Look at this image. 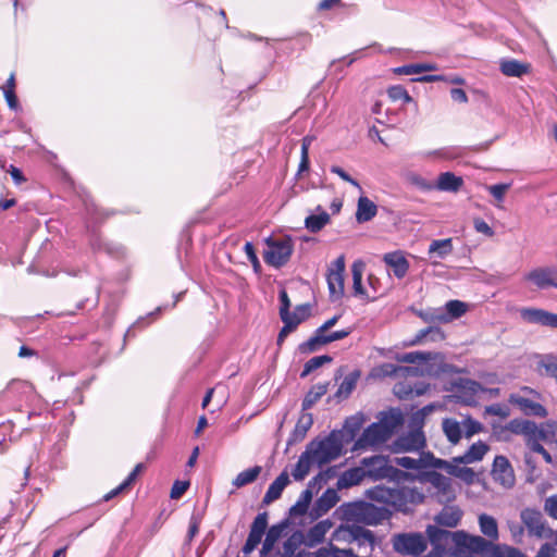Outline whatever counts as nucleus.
<instances>
[{"mask_svg": "<svg viewBox=\"0 0 557 557\" xmlns=\"http://www.w3.org/2000/svg\"><path fill=\"white\" fill-rule=\"evenodd\" d=\"M261 471H262V468L260 466H255V467L248 468V469L239 472L236 475V478L233 480L232 484L236 488H240L245 485H248L258 479Z\"/></svg>", "mask_w": 557, "mask_h": 557, "instance_id": "c9c22d12", "label": "nucleus"}, {"mask_svg": "<svg viewBox=\"0 0 557 557\" xmlns=\"http://www.w3.org/2000/svg\"><path fill=\"white\" fill-rule=\"evenodd\" d=\"M506 429L513 434H521L529 442L533 437H544V432L539 430L535 422L530 420L513 419L508 422Z\"/></svg>", "mask_w": 557, "mask_h": 557, "instance_id": "a211bd4d", "label": "nucleus"}, {"mask_svg": "<svg viewBox=\"0 0 557 557\" xmlns=\"http://www.w3.org/2000/svg\"><path fill=\"white\" fill-rule=\"evenodd\" d=\"M288 483V474L286 471H283L268 487V491L263 496L262 503L269 505L274 500L278 499Z\"/></svg>", "mask_w": 557, "mask_h": 557, "instance_id": "4be33fe9", "label": "nucleus"}, {"mask_svg": "<svg viewBox=\"0 0 557 557\" xmlns=\"http://www.w3.org/2000/svg\"><path fill=\"white\" fill-rule=\"evenodd\" d=\"M520 518L531 536H546V527L543 515L534 508H525L520 512Z\"/></svg>", "mask_w": 557, "mask_h": 557, "instance_id": "f8f14e48", "label": "nucleus"}, {"mask_svg": "<svg viewBox=\"0 0 557 557\" xmlns=\"http://www.w3.org/2000/svg\"><path fill=\"white\" fill-rule=\"evenodd\" d=\"M330 171L332 173L338 175L343 181L349 183L350 185L358 188L359 190H362L361 185L355 178H352L346 171H344L341 166L332 165Z\"/></svg>", "mask_w": 557, "mask_h": 557, "instance_id": "774afa93", "label": "nucleus"}, {"mask_svg": "<svg viewBox=\"0 0 557 557\" xmlns=\"http://www.w3.org/2000/svg\"><path fill=\"white\" fill-rule=\"evenodd\" d=\"M283 529H284L283 524H274L269 528L267 533H264L265 539L262 543V548H261L262 555H267L273 549L274 545L282 536Z\"/></svg>", "mask_w": 557, "mask_h": 557, "instance_id": "4c0bfd02", "label": "nucleus"}, {"mask_svg": "<svg viewBox=\"0 0 557 557\" xmlns=\"http://www.w3.org/2000/svg\"><path fill=\"white\" fill-rule=\"evenodd\" d=\"M480 531L488 539L496 541L498 539V525L494 517L481 513L479 516Z\"/></svg>", "mask_w": 557, "mask_h": 557, "instance_id": "72a5a7b5", "label": "nucleus"}, {"mask_svg": "<svg viewBox=\"0 0 557 557\" xmlns=\"http://www.w3.org/2000/svg\"><path fill=\"white\" fill-rule=\"evenodd\" d=\"M366 478L363 469L359 463L358 467L344 471L337 480L338 488H348L359 484Z\"/></svg>", "mask_w": 557, "mask_h": 557, "instance_id": "c756f323", "label": "nucleus"}, {"mask_svg": "<svg viewBox=\"0 0 557 557\" xmlns=\"http://www.w3.org/2000/svg\"><path fill=\"white\" fill-rule=\"evenodd\" d=\"M525 280L532 282L537 288H557V269L554 267L536 268L525 275Z\"/></svg>", "mask_w": 557, "mask_h": 557, "instance_id": "ddd939ff", "label": "nucleus"}, {"mask_svg": "<svg viewBox=\"0 0 557 557\" xmlns=\"http://www.w3.org/2000/svg\"><path fill=\"white\" fill-rule=\"evenodd\" d=\"M392 510L385 506H376L368 502L349 503L345 506L344 515L349 522L377 525L392 517Z\"/></svg>", "mask_w": 557, "mask_h": 557, "instance_id": "7ed1b4c3", "label": "nucleus"}, {"mask_svg": "<svg viewBox=\"0 0 557 557\" xmlns=\"http://www.w3.org/2000/svg\"><path fill=\"white\" fill-rule=\"evenodd\" d=\"M395 445L401 451L421 450L425 446L424 433L421 428L411 430L407 434L399 436Z\"/></svg>", "mask_w": 557, "mask_h": 557, "instance_id": "f3484780", "label": "nucleus"}, {"mask_svg": "<svg viewBox=\"0 0 557 557\" xmlns=\"http://www.w3.org/2000/svg\"><path fill=\"white\" fill-rule=\"evenodd\" d=\"M383 261L397 278L401 280L407 275L409 262L401 251L385 253Z\"/></svg>", "mask_w": 557, "mask_h": 557, "instance_id": "aec40b11", "label": "nucleus"}, {"mask_svg": "<svg viewBox=\"0 0 557 557\" xmlns=\"http://www.w3.org/2000/svg\"><path fill=\"white\" fill-rule=\"evenodd\" d=\"M312 459L309 454V450L306 449L300 456L298 461L296 462L294 469H293V476L296 481L304 480L306 475L309 473L310 466H311Z\"/></svg>", "mask_w": 557, "mask_h": 557, "instance_id": "58836bf2", "label": "nucleus"}, {"mask_svg": "<svg viewBox=\"0 0 557 557\" xmlns=\"http://www.w3.org/2000/svg\"><path fill=\"white\" fill-rule=\"evenodd\" d=\"M339 500L338 494L333 488H327L315 502L313 506V513L317 517L323 516L332 509Z\"/></svg>", "mask_w": 557, "mask_h": 557, "instance_id": "5701e85b", "label": "nucleus"}, {"mask_svg": "<svg viewBox=\"0 0 557 557\" xmlns=\"http://www.w3.org/2000/svg\"><path fill=\"white\" fill-rule=\"evenodd\" d=\"M418 315L426 323H446L449 322V318L441 310H420Z\"/></svg>", "mask_w": 557, "mask_h": 557, "instance_id": "3c124183", "label": "nucleus"}, {"mask_svg": "<svg viewBox=\"0 0 557 557\" xmlns=\"http://www.w3.org/2000/svg\"><path fill=\"white\" fill-rule=\"evenodd\" d=\"M391 436L387 435V431L381 424L373 422L366 428L356 441V448H367L369 446H375L385 443Z\"/></svg>", "mask_w": 557, "mask_h": 557, "instance_id": "9b49d317", "label": "nucleus"}, {"mask_svg": "<svg viewBox=\"0 0 557 557\" xmlns=\"http://www.w3.org/2000/svg\"><path fill=\"white\" fill-rule=\"evenodd\" d=\"M418 368L395 366L393 363H384L381 366V372L386 376H398L417 372Z\"/></svg>", "mask_w": 557, "mask_h": 557, "instance_id": "603ef678", "label": "nucleus"}, {"mask_svg": "<svg viewBox=\"0 0 557 557\" xmlns=\"http://www.w3.org/2000/svg\"><path fill=\"white\" fill-rule=\"evenodd\" d=\"M492 474L495 481L510 487L515 483V475L509 460L505 456H496L493 462Z\"/></svg>", "mask_w": 557, "mask_h": 557, "instance_id": "dca6fc26", "label": "nucleus"}, {"mask_svg": "<svg viewBox=\"0 0 557 557\" xmlns=\"http://www.w3.org/2000/svg\"><path fill=\"white\" fill-rule=\"evenodd\" d=\"M510 188L509 183H500L487 186L488 193L498 201H503L506 191Z\"/></svg>", "mask_w": 557, "mask_h": 557, "instance_id": "e2e57ef3", "label": "nucleus"}, {"mask_svg": "<svg viewBox=\"0 0 557 557\" xmlns=\"http://www.w3.org/2000/svg\"><path fill=\"white\" fill-rule=\"evenodd\" d=\"M487 450L488 446L482 441H479L472 444L463 455L456 457L454 460L457 463H473L482 460Z\"/></svg>", "mask_w": 557, "mask_h": 557, "instance_id": "393cba45", "label": "nucleus"}, {"mask_svg": "<svg viewBox=\"0 0 557 557\" xmlns=\"http://www.w3.org/2000/svg\"><path fill=\"white\" fill-rule=\"evenodd\" d=\"M463 184V180L460 176L455 175L451 172H444L438 175L436 181L435 189L442 191H451L456 193L460 189Z\"/></svg>", "mask_w": 557, "mask_h": 557, "instance_id": "cd10ccee", "label": "nucleus"}, {"mask_svg": "<svg viewBox=\"0 0 557 557\" xmlns=\"http://www.w3.org/2000/svg\"><path fill=\"white\" fill-rule=\"evenodd\" d=\"M346 531L349 540L357 543L359 547L369 546L371 549L373 548L375 539L372 531L356 522H351V524L347 527Z\"/></svg>", "mask_w": 557, "mask_h": 557, "instance_id": "412c9836", "label": "nucleus"}, {"mask_svg": "<svg viewBox=\"0 0 557 557\" xmlns=\"http://www.w3.org/2000/svg\"><path fill=\"white\" fill-rule=\"evenodd\" d=\"M456 397L466 405H473L476 403V396L483 392L482 385L470 379H459L455 384Z\"/></svg>", "mask_w": 557, "mask_h": 557, "instance_id": "4468645a", "label": "nucleus"}, {"mask_svg": "<svg viewBox=\"0 0 557 557\" xmlns=\"http://www.w3.org/2000/svg\"><path fill=\"white\" fill-rule=\"evenodd\" d=\"M282 322L284 323V326L281 329L278 335H277V345H282V343L284 342L285 337L290 333L293 332L294 330L297 329V326L299 325V320L298 321H289L287 320V318H285V320H282Z\"/></svg>", "mask_w": 557, "mask_h": 557, "instance_id": "69168bd1", "label": "nucleus"}, {"mask_svg": "<svg viewBox=\"0 0 557 557\" xmlns=\"http://www.w3.org/2000/svg\"><path fill=\"white\" fill-rule=\"evenodd\" d=\"M377 213V206L366 196H360L357 202L356 220L358 223L371 221Z\"/></svg>", "mask_w": 557, "mask_h": 557, "instance_id": "b1692460", "label": "nucleus"}, {"mask_svg": "<svg viewBox=\"0 0 557 557\" xmlns=\"http://www.w3.org/2000/svg\"><path fill=\"white\" fill-rule=\"evenodd\" d=\"M280 299V318L281 320H285L288 317L290 300L285 289H281L278 293Z\"/></svg>", "mask_w": 557, "mask_h": 557, "instance_id": "0e129e2a", "label": "nucleus"}, {"mask_svg": "<svg viewBox=\"0 0 557 557\" xmlns=\"http://www.w3.org/2000/svg\"><path fill=\"white\" fill-rule=\"evenodd\" d=\"M453 539L458 545H462L468 550L475 554H483L492 547V544L484 537L479 535H469L463 531L454 532Z\"/></svg>", "mask_w": 557, "mask_h": 557, "instance_id": "2eb2a0df", "label": "nucleus"}, {"mask_svg": "<svg viewBox=\"0 0 557 557\" xmlns=\"http://www.w3.org/2000/svg\"><path fill=\"white\" fill-rule=\"evenodd\" d=\"M362 268L361 262H354L351 267L354 294L361 297L366 296V290L362 286Z\"/></svg>", "mask_w": 557, "mask_h": 557, "instance_id": "de8ad7c7", "label": "nucleus"}, {"mask_svg": "<svg viewBox=\"0 0 557 557\" xmlns=\"http://www.w3.org/2000/svg\"><path fill=\"white\" fill-rule=\"evenodd\" d=\"M510 403L517 406L525 416L545 418L547 416L546 408L532 399L520 395H511Z\"/></svg>", "mask_w": 557, "mask_h": 557, "instance_id": "6ab92c4d", "label": "nucleus"}, {"mask_svg": "<svg viewBox=\"0 0 557 557\" xmlns=\"http://www.w3.org/2000/svg\"><path fill=\"white\" fill-rule=\"evenodd\" d=\"M407 180L412 186L417 187L421 191H431L435 189V185L432 181H429L419 174L410 173L407 176Z\"/></svg>", "mask_w": 557, "mask_h": 557, "instance_id": "6e6d98bb", "label": "nucleus"}, {"mask_svg": "<svg viewBox=\"0 0 557 557\" xmlns=\"http://www.w3.org/2000/svg\"><path fill=\"white\" fill-rule=\"evenodd\" d=\"M426 534L431 544L436 548H441L449 537H453L454 532H449L436 525H429L426 528Z\"/></svg>", "mask_w": 557, "mask_h": 557, "instance_id": "e433bc0d", "label": "nucleus"}, {"mask_svg": "<svg viewBox=\"0 0 557 557\" xmlns=\"http://www.w3.org/2000/svg\"><path fill=\"white\" fill-rule=\"evenodd\" d=\"M387 94L388 97L394 101L401 100L407 103L412 100L408 91L403 86L399 85L389 87Z\"/></svg>", "mask_w": 557, "mask_h": 557, "instance_id": "4d7b16f0", "label": "nucleus"}, {"mask_svg": "<svg viewBox=\"0 0 557 557\" xmlns=\"http://www.w3.org/2000/svg\"><path fill=\"white\" fill-rule=\"evenodd\" d=\"M307 450H309L312 462L322 467L341 456L342 443L334 434H331L319 442H311Z\"/></svg>", "mask_w": 557, "mask_h": 557, "instance_id": "39448f33", "label": "nucleus"}, {"mask_svg": "<svg viewBox=\"0 0 557 557\" xmlns=\"http://www.w3.org/2000/svg\"><path fill=\"white\" fill-rule=\"evenodd\" d=\"M453 249L454 246L451 238L434 239L429 246L428 253L430 257L436 256L440 259H445L453 252Z\"/></svg>", "mask_w": 557, "mask_h": 557, "instance_id": "473e14b6", "label": "nucleus"}, {"mask_svg": "<svg viewBox=\"0 0 557 557\" xmlns=\"http://www.w3.org/2000/svg\"><path fill=\"white\" fill-rule=\"evenodd\" d=\"M396 359L399 362L404 363H418V364H425V368H422L420 371L422 374L428 375H438L441 372H445L444 367L446 364H443L438 367L437 369H434V366H429L430 361H435L437 359H442V355L438 352H432V351H410L405 352L401 355H398Z\"/></svg>", "mask_w": 557, "mask_h": 557, "instance_id": "0eeeda50", "label": "nucleus"}, {"mask_svg": "<svg viewBox=\"0 0 557 557\" xmlns=\"http://www.w3.org/2000/svg\"><path fill=\"white\" fill-rule=\"evenodd\" d=\"M442 428L444 434L451 444H457L460 441L462 436V429L457 420L451 418L444 419Z\"/></svg>", "mask_w": 557, "mask_h": 557, "instance_id": "f704fd0d", "label": "nucleus"}, {"mask_svg": "<svg viewBox=\"0 0 557 557\" xmlns=\"http://www.w3.org/2000/svg\"><path fill=\"white\" fill-rule=\"evenodd\" d=\"M244 251L246 253V257L248 259V261L251 263L252 268H253V271L256 273H259L261 271V263L259 261V258L256 253V250H255V247L252 245V243L250 242H247L244 246Z\"/></svg>", "mask_w": 557, "mask_h": 557, "instance_id": "13d9d810", "label": "nucleus"}, {"mask_svg": "<svg viewBox=\"0 0 557 557\" xmlns=\"http://www.w3.org/2000/svg\"><path fill=\"white\" fill-rule=\"evenodd\" d=\"M400 416L398 413H383L380 421L376 423L384 426L387 431V435L392 436L396 426L400 423Z\"/></svg>", "mask_w": 557, "mask_h": 557, "instance_id": "5fc2aeb1", "label": "nucleus"}, {"mask_svg": "<svg viewBox=\"0 0 557 557\" xmlns=\"http://www.w3.org/2000/svg\"><path fill=\"white\" fill-rule=\"evenodd\" d=\"M323 345H326L324 334L319 333V330L317 329L314 334L308 341L299 344L298 350L300 354H310L318 350Z\"/></svg>", "mask_w": 557, "mask_h": 557, "instance_id": "79ce46f5", "label": "nucleus"}, {"mask_svg": "<svg viewBox=\"0 0 557 557\" xmlns=\"http://www.w3.org/2000/svg\"><path fill=\"white\" fill-rule=\"evenodd\" d=\"M90 245L95 251H104L113 257H121L123 255V248L121 246L106 243L100 237L92 238Z\"/></svg>", "mask_w": 557, "mask_h": 557, "instance_id": "a18cd8bd", "label": "nucleus"}, {"mask_svg": "<svg viewBox=\"0 0 557 557\" xmlns=\"http://www.w3.org/2000/svg\"><path fill=\"white\" fill-rule=\"evenodd\" d=\"M329 384H317L307 393L301 403L302 411L310 409L327 392Z\"/></svg>", "mask_w": 557, "mask_h": 557, "instance_id": "ea45409f", "label": "nucleus"}, {"mask_svg": "<svg viewBox=\"0 0 557 557\" xmlns=\"http://www.w3.org/2000/svg\"><path fill=\"white\" fill-rule=\"evenodd\" d=\"M309 315V305H300V306H297L294 310V312H288V317H287V320L289 321H298L299 320V324L305 321Z\"/></svg>", "mask_w": 557, "mask_h": 557, "instance_id": "680f3d73", "label": "nucleus"}, {"mask_svg": "<svg viewBox=\"0 0 557 557\" xmlns=\"http://www.w3.org/2000/svg\"><path fill=\"white\" fill-rule=\"evenodd\" d=\"M445 339L443 330L437 325H430L420 330L414 337L408 343L410 346L419 345L424 342H442Z\"/></svg>", "mask_w": 557, "mask_h": 557, "instance_id": "bb28decb", "label": "nucleus"}, {"mask_svg": "<svg viewBox=\"0 0 557 557\" xmlns=\"http://www.w3.org/2000/svg\"><path fill=\"white\" fill-rule=\"evenodd\" d=\"M369 499L389 506L394 511L409 513L422 504L424 494L418 487L399 486L396 488L376 485L367 491Z\"/></svg>", "mask_w": 557, "mask_h": 557, "instance_id": "f257e3e1", "label": "nucleus"}, {"mask_svg": "<svg viewBox=\"0 0 557 557\" xmlns=\"http://www.w3.org/2000/svg\"><path fill=\"white\" fill-rule=\"evenodd\" d=\"M265 244L268 248L264 250L263 258L269 265L280 269L289 261L294 250L292 237H269Z\"/></svg>", "mask_w": 557, "mask_h": 557, "instance_id": "20e7f679", "label": "nucleus"}, {"mask_svg": "<svg viewBox=\"0 0 557 557\" xmlns=\"http://www.w3.org/2000/svg\"><path fill=\"white\" fill-rule=\"evenodd\" d=\"M521 319L529 324L557 329V313L540 308H521Z\"/></svg>", "mask_w": 557, "mask_h": 557, "instance_id": "9d476101", "label": "nucleus"}, {"mask_svg": "<svg viewBox=\"0 0 557 557\" xmlns=\"http://www.w3.org/2000/svg\"><path fill=\"white\" fill-rule=\"evenodd\" d=\"M461 517L462 512L459 508L454 506H446L435 517V522L438 525L446 528H455L459 523Z\"/></svg>", "mask_w": 557, "mask_h": 557, "instance_id": "c85d7f7f", "label": "nucleus"}, {"mask_svg": "<svg viewBox=\"0 0 557 557\" xmlns=\"http://www.w3.org/2000/svg\"><path fill=\"white\" fill-rule=\"evenodd\" d=\"M435 70V66L431 63H418V64H408L397 67L395 71L398 74L404 75H412V74H419L426 71H433Z\"/></svg>", "mask_w": 557, "mask_h": 557, "instance_id": "864d4df0", "label": "nucleus"}, {"mask_svg": "<svg viewBox=\"0 0 557 557\" xmlns=\"http://www.w3.org/2000/svg\"><path fill=\"white\" fill-rule=\"evenodd\" d=\"M311 499L312 492L309 488H306L305 491L301 492L297 503L290 507L289 513L292 516H304L308 510Z\"/></svg>", "mask_w": 557, "mask_h": 557, "instance_id": "49530a36", "label": "nucleus"}, {"mask_svg": "<svg viewBox=\"0 0 557 557\" xmlns=\"http://www.w3.org/2000/svg\"><path fill=\"white\" fill-rule=\"evenodd\" d=\"M393 549L403 556H420L428 547V541L422 533L404 532L392 536Z\"/></svg>", "mask_w": 557, "mask_h": 557, "instance_id": "423d86ee", "label": "nucleus"}, {"mask_svg": "<svg viewBox=\"0 0 557 557\" xmlns=\"http://www.w3.org/2000/svg\"><path fill=\"white\" fill-rule=\"evenodd\" d=\"M344 272L345 258L339 256L332 263L326 275L330 296L333 300H337L344 295Z\"/></svg>", "mask_w": 557, "mask_h": 557, "instance_id": "6e6552de", "label": "nucleus"}, {"mask_svg": "<svg viewBox=\"0 0 557 557\" xmlns=\"http://www.w3.org/2000/svg\"><path fill=\"white\" fill-rule=\"evenodd\" d=\"M530 66L516 59H507L500 61V71L508 77H521L529 73Z\"/></svg>", "mask_w": 557, "mask_h": 557, "instance_id": "2f4dec72", "label": "nucleus"}, {"mask_svg": "<svg viewBox=\"0 0 557 557\" xmlns=\"http://www.w3.org/2000/svg\"><path fill=\"white\" fill-rule=\"evenodd\" d=\"M446 312H444L449 321L460 318L467 311V304L460 300H449L445 305Z\"/></svg>", "mask_w": 557, "mask_h": 557, "instance_id": "8fccbe9b", "label": "nucleus"}, {"mask_svg": "<svg viewBox=\"0 0 557 557\" xmlns=\"http://www.w3.org/2000/svg\"><path fill=\"white\" fill-rule=\"evenodd\" d=\"M331 361H332V357H330L329 355L315 356V357L309 359L304 366V369L300 373V377H306L314 370L319 369L323 364L329 363Z\"/></svg>", "mask_w": 557, "mask_h": 557, "instance_id": "09e8293b", "label": "nucleus"}, {"mask_svg": "<svg viewBox=\"0 0 557 557\" xmlns=\"http://www.w3.org/2000/svg\"><path fill=\"white\" fill-rule=\"evenodd\" d=\"M358 379H359L358 371H354V372L349 373L347 376H345V379L338 386L335 396H337L338 398L348 397L355 389Z\"/></svg>", "mask_w": 557, "mask_h": 557, "instance_id": "c03bdc74", "label": "nucleus"}, {"mask_svg": "<svg viewBox=\"0 0 557 557\" xmlns=\"http://www.w3.org/2000/svg\"><path fill=\"white\" fill-rule=\"evenodd\" d=\"M539 438L540 437H533L532 440H530L529 442H527V445L529 446V448L534 451V453H537V454H541L544 458V460L547 462V463H552L553 462V458L550 456V454L544 448V446L539 442Z\"/></svg>", "mask_w": 557, "mask_h": 557, "instance_id": "bf43d9fd", "label": "nucleus"}, {"mask_svg": "<svg viewBox=\"0 0 557 557\" xmlns=\"http://www.w3.org/2000/svg\"><path fill=\"white\" fill-rule=\"evenodd\" d=\"M360 465L363 469L366 478L373 481L387 479L394 482H403L409 479H413L409 473L399 470L391 463L388 457L382 455H373L364 457L360 460Z\"/></svg>", "mask_w": 557, "mask_h": 557, "instance_id": "f03ea898", "label": "nucleus"}, {"mask_svg": "<svg viewBox=\"0 0 557 557\" xmlns=\"http://www.w3.org/2000/svg\"><path fill=\"white\" fill-rule=\"evenodd\" d=\"M312 424V413L302 412L289 436L288 444L301 442L306 437L307 432L310 430Z\"/></svg>", "mask_w": 557, "mask_h": 557, "instance_id": "a878e982", "label": "nucleus"}, {"mask_svg": "<svg viewBox=\"0 0 557 557\" xmlns=\"http://www.w3.org/2000/svg\"><path fill=\"white\" fill-rule=\"evenodd\" d=\"M392 462L395 463L396 466L403 467L405 469L419 470L418 458H412V457H407V456L395 457L392 460Z\"/></svg>", "mask_w": 557, "mask_h": 557, "instance_id": "338daca9", "label": "nucleus"}, {"mask_svg": "<svg viewBox=\"0 0 557 557\" xmlns=\"http://www.w3.org/2000/svg\"><path fill=\"white\" fill-rule=\"evenodd\" d=\"M141 469H143V463H138L120 485H117L115 488H113L112 491H110L109 493H107L103 496V500L108 502V500L112 499L113 497H115L116 495L121 494L126 488H128L135 482L138 473L141 471Z\"/></svg>", "mask_w": 557, "mask_h": 557, "instance_id": "a19ab883", "label": "nucleus"}, {"mask_svg": "<svg viewBox=\"0 0 557 557\" xmlns=\"http://www.w3.org/2000/svg\"><path fill=\"white\" fill-rule=\"evenodd\" d=\"M317 214H310L305 219V226L311 233L320 232L330 222V214L321 207L315 208Z\"/></svg>", "mask_w": 557, "mask_h": 557, "instance_id": "7c9ffc66", "label": "nucleus"}, {"mask_svg": "<svg viewBox=\"0 0 557 557\" xmlns=\"http://www.w3.org/2000/svg\"><path fill=\"white\" fill-rule=\"evenodd\" d=\"M419 470L422 469H444L447 468L448 465L445 460L435 458L434 455L430 451L421 453L418 458Z\"/></svg>", "mask_w": 557, "mask_h": 557, "instance_id": "37998d69", "label": "nucleus"}, {"mask_svg": "<svg viewBox=\"0 0 557 557\" xmlns=\"http://www.w3.org/2000/svg\"><path fill=\"white\" fill-rule=\"evenodd\" d=\"M267 528L268 513L265 511L258 513L251 523L248 537L242 549L245 555L250 554L257 548V546L261 543Z\"/></svg>", "mask_w": 557, "mask_h": 557, "instance_id": "1a4fd4ad", "label": "nucleus"}, {"mask_svg": "<svg viewBox=\"0 0 557 557\" xmlns=\"http://www.w3.org/2000/svg\"><path fill=\"white\" fill-rule=\"evenodd\" d=\"M462 424V432L465 433V436L468 438L482 431V424L472 418H467L466 420H463Z\"/></svg>", "mask_w": 557, "mask_h": 557, "instance_id": "052dcab7", "label": "nucleus"}]
</instances>
